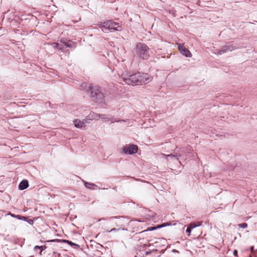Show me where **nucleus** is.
I'll list each match as a JSON object with an SVG mask.
<instances>
[{
	"label": "nucleus",
	"mask_w": 257,
	"mask_h": 257,
	"mask_svg": "<svg viewBox=\"0 0 257 257\" xmlns=\"http://www.w3.org/2000/svg\"><path fill=\"white\" fill-rule=\"evenodd\" d=\"M46 248V246L45 245H44V246H39V245H36L34 247V250H36L37 249H40V252H39V254L40 255L42 254V252L43 250H44V249H45Z\"/></svg>",
	"instance_id": "14"
},
{
	"label": "nucleus",
	"mask_w": 257,
	"mask_h": 257,
	"mask_svg": "<svg viewBox=\"0 0 257 257\" xmlns=\"http://www.w3.org/2000/svg\"><path fill=\"white\" fill-rule=\"evenodd\" d=\"M178 49L180 51V53L184 55L185 56L187 57H192V54L190 52V51L186 48L184 44H180V43H177Z\"/></svg>",
	"instance_id": "8"
},
{
	"label": "nucleus",
	"mask_w": 257,
	"mask_h": 257,
	"mask_svg": "<svg viewBox=\"0 0 257 257\" xmlns=\"http://www.w3.org/2000/svg\"><path fill=\"white\" fill-rule=\"evenodd\" d=\"M66 242H67L68 244H70V245H74V244H75L74 243L72 242L71 241L66 240Z\"/></svg>",
	"instance_id": "27"
},
{
	"label": "nucleus",
	"mask_w": 257,
	"mask_h": 257,
	"mask_svg": "<svg viewBox=\"0 0 257 257\" xmlns=\"http://www.w3.org/2000/svg\"><path fill=\"white\" fill-rule=\"evenodd\" d=\"M99 27L104 32H108L109 31H117L121 30V24L120 23H117L111 20L106 21L103 23H101Z\"/></svg>",
	"instance_id": "2"
},
{
	"label": "nucleus",
	"mask_w": 257,
	"mask_h": 257,
	"mask_svg": "<svg viewBox=\"0 0 257 257\" xmlns=\"http://www.w3.org/2000/svg\"><path fill=\"white\" fill-rule=\"evenodd\" d=\"M21 215H16V216H15V217L17 218V219L20 220L21 219Z\"/></svg>",
	"instance_id": "26"
},
{
	"label": "nucleus",
	"mask_w": 257,
	"mask_h": 257,
	"mask_svg": "<svg viewBox=\"0 0 257 257\" xmlns=\"http://www.w3.org/2000/svg\"><path fill=\"white\" fill-rule=\"evenodd\" d=\"M27 219H28V218H27V217L22 216H21V220H24V221H27Z\"/></svg>",
	"instance_id": "25"
},
{
	"label": "nucleus",
	"mask_w": 257,
	"mask_h": 257,
	"mask_svg": "<svg viewBox=\"0 0 257 257\" xmlns=\"http://www.w3.org/2000/svg\"><path fill=\"white\" fill-rule=\"evenodd\" d=\"M84 185L86 188H87L88 189H93V187L96 186L94 184L88 183V182H85Z\"/></svg>",
	"instance_id": "15"
},
{
	"label": "nucleus",
	"mask_w": 257,
	"mask_h": 257,
	"mask_svg": "<svg viewBox=\"0 0 257 257\" xmlns=\"http://www.w3.org/2000/svg\"><path fill=\"white\" fill-rule=\"evenodd\" d=\"M250 250L251 251H252L253 250V246H252L250 247Z\"/></svg>",
	"instance_id": "31"
},
{
	"label": "nucleus",
	"mask_w": 257,
	"mask_h": 257,
	"mask_svg": "<svg viewBox=\"0 0 257 257\" xmlns=\"http://www.w3.org/2000/svg\"><path fill=\"white\" fill-rule=\"evenodd\" d=\"M73 123L75 126L77 128H81L83 127H85L83 120H80L78 119H75L73 120Z\"/></svg>",
	"instance_id": "9"
},
{
	"label": "nucleus",
	"mask_w": 257,
	"mask_h": 257,
	"mask_svg": "<svg viewBox=\"0 0 257 257\" xmlns=\"http://www.w3.org/2000/svg\"><path fill=\"white\" fill-rule=\"evenodd\" d=\"M100 114L96 113L93 112H91L88 115V117H90L91 119V120H98L100 118Z\"/></svg>",
	"instance_id": "12"
},
{
	"label": "nucleus",
	"mask_w": 257,
	"mask_h": 257,
	"mask_svg": "<svg viewBox=\"0 0 257 257\" xmlns=\"http://www.w3.org/2000/svg\"><path fill=\"white\" fill-rule=\"evenodd\" d=\"M180 156V155H178L177 154L176 155L170 154L167 156V157L175 158L177 160L178 159V157Z\"/></svg>",
	"instance_id": "19"
},
{
	"label": "nucleus",
	"mask_w": 257,
	"mask_h": 257,
	"mask_svg": "<svg viewBox=\"0 0 257 257\" xmlns=\"http://www.w3.org/2000/svg\"><path fill=\"white\" fill-rule=\"evenodd\" d=\"M202 222H198L197 224L195 223H191L189 224L188 227L190 228L191 230L197 226H199L201 225Z\"/></svg>",
	"instance_id": "13"
},
{
	"label": "nucleus",
	"mask_w": 257,
	"mask_h": 257,
	"mask_svg": "<svg viewBox=\"0 0 257 257\" xmlns=\"http://www.w3.org/2000/svg\"><path fill=\"white\" fill-rule=\"evenodd\" d=\"M89 88L90 91V96L94 101L99 103L104 102V94L98 87H92L89 85Z\"/></svg>",
	"instance_id": "3"
},
{
	"label": "nucleus",
	"mask_w": 257,
	"mask_h": 257,
	"mask_svg": "<svg viewBox=\"0 0 257 257\" xmlns=\"http://www.w3.org/2000/svg\"><path fill=\"white\" fill-rule=\"evenodd\" d=\"M138 72L131 74L130 73L124 72L120 76L122 81L127 84L132 85H137Z\"/></svg>",
	"instance_id": "4"
},
{
	"label": "nucleus",
	"mask_w": 257,
	"mask_h": 257,
	"mask_svg": "<svg viewBox=\"0 0 257 257\" xmlns=\"http://www.w3.org/2000/svg\"><path fill=\"white\" fill-rule=\"evenodd\" d=\"M172 14L174 17L176 16L175 12H173Z\"/></svg>",
	"instance_id": "33"
},
{
	"label": "nucleus",
	"mask_w": 257,
	"mask_h": 257,
	"mask_svg": "<svg viewBox=\"0 0 257 257\" xmlns=\"http://www.w3.org/2000/svg\"><path fill=\"white\" fill-rule=\"evenodd\" d=\"M64 47L65 45H64L63 41L61 40L58 43V49L61 50L62 51H64Z\"/></svg>",
	"instance_id": "16"
},
{
	"label": "nucleus",
	"mask_w": 257,
	"mask_h": 257,
	"mask_svg": "<svg viewBox=\"0 0 257 257\" xmlns=\"http://www.w3.org/2000/svg\"><path fill=\"white\" fill-rule=\"evenodd\" d=\"M155 228H151V229H150V230H153L155 229Z\"/></svg>",
	"instance_id": "35"
},
{
	"label": "nucleus",
	"mask_w": 257,
	"mask_h": 257,
	"mask_svg": "<svg viewBox=\"0 0 257 257\" xmlns=\"http://www.w3.org/2000/svg\"><path fill=\"white\" fill-rule=\"evenodd\" d=\"M100 118L108 120V118H107V115L106 114H100Z\"/></svg>",
	"instance_id": "21"
},
{
	"label": "nucleus",
	"mask_w": 257,
	"mask_h": 257,
	"mask_svg": "<svg viewBox=\"0 0 257 257\" xmlns=\"http://www.w3.org/2000/svg\"><path fill=\"white\" fill-rule=\"evenodd\" d=\"M152 253V251H147L146 252V255H149L150 254H151Z\"/></svg>",
	"instance_id": "30"
},
{
	"label": "nucleus",
	"mask_w": 257,
	"mask_h": 257,
	"mask_svg": "<svg viewBox=\"0 0 257 257\" xmlns=\"http://www.w3.org/2000/svg\"><path fill=\"white\" fill-rule=\"evenodd\" d=\"M170 225H171L170 223H168V222L164 223L161 225H158V226L156 228H160L164 227H165L167 226H169Z\"/></svg>",
	"instance_id": "17"
},
{
	"label": "nucleus",
	"mask_w": 257,
	"mask_h": 257,
	"mask_svg": "<svg viewBox=\"0 0 257 257\" xmlns=\"http://www.w3.org/2000/svg\"><path fill=\"white\" fill-rule=\"evenodd\" d=\"M123 152L126 154L132 155L137 153L138 150V146L135 145H130L123 148Z\"/></svg>",
	"instance_id": "6"
},
{
	"label": "nucleus",
	"mask_w": 257,
	"mask_h": 257,
	"mask_svg": "<svg viewBox=\"0 0 257 257\" xmlns=\"http://www.w3.org/2000/svg\"><path fill=\"white\" fill-rule=\"evenodd\" d=\"M11 215L12 217H15V216H16V215H14V214H11Z\"/></svg>",
	"instance_id": "32"
},
{
	"label": "nucleus",
	"mask_w": 257,
	"mask_h": 257,
	"mask_svg": "<svg viewBox=\"0 0 257 257\" xmlns=\"http://www.w3.org/2000/svg\"><path fill=\"white\" fill-rule=\"evenodd\" d=\"M52 45L53 48L58 49V43H53L52 44Z\"/></svg>",
	"instance_id": "22"
},
{
	"label": "nucleus",
	"mask_w": 257,
	"mask_h": 257,
	"mask_svg": "<svg viewBox=\"0 0 257 257\" xmlns=\"http://www.w3.org/2000/svg\"><path fill=\"white\" fill-rule=\"evenodd\" d=\"M115 1H116V0H110V1L111 2H112H112H115Z\"/></svg>",
	"instance_id": "34"
},
{
	"label": "nucleus",
	"mask_w": 257,
	"mask_h": 257,
	"mask_svg": "<svg viewBox=\"0 0 257 257\" xmlns=\"http://www.w3.org/2000/svg\"><path fill=\"white\" fill-rule=\"evenodd\" d=\"M149 48L143 43H138L133 51L134 54L138 58L147 60L150 57Z\"/></svg>",
	"instance_id": "1"
},
{
	"label": "nucleus",
	"mask_w": 257,
	"mask_h": 257,
	"mask_svg": "<svg viewBox=\"0 0 257 257\" xmlns=\"http://www.w3.org/2000/svg\"><path fill=\"white\" fill-rule=\"evenodd\" d=\"M117 229L115 228H112L110 230L108 231V232H110L111 231H116Z\"/></svg>",
	"instance_id": "29"
},
{
	"label": "nucleus",
	"mask_w": 257,
	"mask_h": 257,
	"mask_svg": "<svg viewBox=\"0 0 257 257\" xmlns=\"http://www.w3.org/2000/svg\"><path fill=\"white\" fill-rule=\"evenodd\" d=\"M137 85L145 84L152 80V77L148 73L138 72Z\"/></svg>",
	"instance_id": "5"
},
{
	"label": "nucleus",
	"mask_w": 257,
	"mask_h": 257,
	"mask_svg": "<svg viewBox=\"0 0 257 257\" xmlns=\"http://www.w3.org/2000/svg\"><path fill=\"white\" fill-rule=\"evenodd\" d=\"M237 48V47L233 44H228L222 47V48L217 52L218 55H221L228 51H231Z\"/></svg>",
	"instance_id": "7"
},
{
	"label": "nucleus",
	"mask_w": 257,
	"mask_h": 257,
	"mask_svg": "<svg viewBox=\"0 0 257 257\" xmlns=\"http://www.w3.org/2000/svg\"><path fill=\"white\" fill-rule=\"evenodd\" d=\"M84 123V126H85L86 125V123H90L91 120V119L89 117L88 118H85L82 120Z\"/></svg>",
	"instance_id": "18"
},
{
	"label": "nucleus",
	"mask_w": 257,
	"mask_h": 257,
	"mask_svg": "<svg viewBox=\"0 0 257 257\" xmlns=\"http://www.w3.org/2000/svg\"><path fill=\"white\" fill-rule=\"evenodd\" d=\"M29 186L28 181L26 180H24L20 182L19 185V189L20 190H23L27 188Z\"/></svg>",
	"instance_id": "10"
},
{
	"label": "nucleus",
	"mask_w": 257,
	"mask_h": 257,
	"mask_svg": "<svg viewBox=\"0 0 257 257\" xmlns=\"http://www.w3.org/2000/svg\"><path fill=\"white\" fill-rule=\"evenodd\" d=\"M54 241H55V240H51V241H52V242Z\"/></svg>",
	"instance_id": "36"
},
{
	"label": "nucleus",
	"mask_w": 257,
	"mask_h": 257,
	"mask_svg": "<svg viewBox=\"0 0 257 257\" xmlns=\"http://www.w3.org/2000/svg\"><path fill=\"white\" fill-rule=\"evenodd\" d=\"M191 231V229L188 227L186 229V232L188 233V236L190 235Z\"/></svg>",
	"instance_id": "24"
},
{
	"label": "nucleus",
	"mask_w": 257,
	"mask_h": 257,
	"mask_svg": "<svg viewBox=\"0 0 257 257\" xmlns=\"http://www.w3.org/2000/svg\"><path fill=\"white\" fill-rule=\"evenodd\" d=\"M233 255H234L235 256H237V250H234L233 251Z\"/></svg>",
	"instance_id": "28"
},
{
	"label": "nucleus",
	"mask_w": 257,
	"mask_h": 257,
	"mask_svg": "<svg viewBox=\"0 0 257 257\" xmlns=\"http://www.w3.org/2000/svg\"><path fill=\"white\" fill-rule=\"evenodd\" d=\"M238 226L240 228H245L247 227V224L246 223H243L238 224Z\"/></svg>",
	"instance_id": "20"
},
{
	"label": "nucleus",
	"mask_w": 257,
	"mask_h": 257,
	"mask_svg": "<svg viewBox=\"0 0 257 257\" xmlns=\"http://www.w3.org/2000/svg\"><path fill=\"white\" fill-rule=\"evenodd\" d=\"M64 45L66 47L68 48H75L76 47V43L70 41H63Z\"/></svg>",
	"instance_id": "11"
},
{
	"label": "nucleus",
	"mask_w": 257,
	"mask_h": 257,
	"mask_svg": "<svg viewBox=\"0 0 257 257\" xmlns=\"http://www.w3.org/2000/svg\"><path fill=\"white\" fill-rule=\"evenodd\" d=\"M26 221L27 222H28L31 225H33V223H34V221L32 219H27Z\"/></svg>",
	"instance_id": "23"
}]
</instances>
